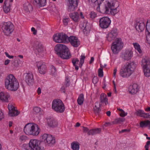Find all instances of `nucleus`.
Wrapping results in <instances>:
<instances>
[{"label":"nucleus","instance_id":"1","mask_svg":"<svg viewBox=\"0 0 150 150\" xmlns=\"http://www.w3.org/2000/svg\"><path fill=\"white\" fill-rule=\"evenodd\" d=\"M54 50L57 54L62 59H68L71 57V55L69 49L64 45L58 44L56 45Z\"/></svg>","mask_w":150,"mask_h":150},{"label":"nucleus","instance_id":"2","mask_svg":"<svg viewBox=\"0 0 150 150\" xmlns=\"http://www.w3.org/2000/svg\"><path fill=\"white\" fill-rule=\"evenodd\" d=\"M135 68L134 62H127L120 69V75L123 78L128 77L133 73Z\"/></svg>","mask_w":150,"mask_h":150},{"label":"nucleus","instance_id":"3","mask_svg":"<svg viewBox=\"0 0 150 150\" xmlns=\"http://www.w3.org/2000/svg\"><path fill=\"white\" fill-rule=\"evenodd\" d=\"M5 84L6 89L12 91H16L19 86L18 80L12 74L7 76L5 79Z\"/></svg>","mask_w":150,"mask_h":150},{"label":"nucleus","instance_id":"4","mask_svg":"<svg viewBox=\"0 0 150 150\" xmlns=\"http://www.w3.org/2000/svg\"><path fill=\"white\" fill-rule=\"evenodd\" d=\"M40 131V129L38 126L31 123L27 124L24 128V133L28 135L37 136L39 134Z\"/></svg>","mask_w":150,"mask_h":150},{"label":"nucleus","instance_id":"5","mask_svg":"<svg viewBox=\"0 0 150 150\" xmlns=\"http://www.w3.org/2000/svg\"><path fill=\"white\" fill-rule=\"evenodd\" d=\"M100 102H96L95 103V106L93 108L94 111L96 114H98L101 111L100 107L101 105H105L108 104V99L106 95L104 93L101 94L100 97Z\"/></svg>","mask_w":150,"mask_h":150},{"label":"nucleus","instance_id":"6","mask_svg":"<svg viewBox=\"0 0 150 150\" xmlns=\"http://www.w3.org/2000/svg\"><path fill=\"white\" fill-rule=\"evenodd\" d=\"M52 108L55 111L58 113H62L64 111V105L61 100L57 99L54 100L52 102Z\"/></svg>","mask_w":150,"mask_h":150},{"label":"nucleus","instance_id":"7","mask_svg":"<svg viewBox=\"0 0 150 150\" xmlns=\"http://www.w3.org/2000/svg\"><path fill=\"white\" fill-rule=\"evenodd\" d=\"M142 67L144 75L148 77L150 76V60L149 57H145L142 60Z\"/></svg>","mask_w":150,"mask_h":150},{"label":"nucleus","instance_id":"8","mask_svg":"<svg viewBox=\"0 0 150 150\" xmlns=\"http://www.w3.org/2000/svg\"><path fill=\"white\" fill-rule=\"evenodd\" d=\"M123 43L120 38H117L113 42L111 46V49L113 53L117 54L121 49L123 47Z\"/></svg>","mask_w":150,"mask_h":150},{"label":"nucleus","instance_id":"9","mask_svg":"<svg viewBox=\"0 0 150 150\" xmlns=\"http://www.w3.org/2000/svg\"><path fill=\"white\" fill-rule=\"evenodd\" d=\"M29 147L32 150H44V148L41 146V142L36 139H31L29 143Z\"/></svg>","mask_w":150,"mask_h":150},{"label":"nucleus","instance_id":"10","mask_svg":"<svg viewBox=\"0 0 150 150\" xmlns=\"http://www.w3.org/2000/svg\"><path fill=\"white\" fill-rule=\"evenodd\" d=\"M2 30L4 34L8 35L14 30V25L10 22L5 23L2 26Z\"/></svg>","mask_w":150,"mask_h":150},{"label":"nucleus","instance_id":"11","mask_svg":"<svg viewBox=\"0 0 150 150\" xmlns=\"http://www.w3.org/2000/svg\"><path fill=\"white\" fill-rule=\"evenodd\" d=\"M42 139L45 143L46 145L49 146L54 145L55 142L54 137L50 134H45L42 135Z\"/></svg>","mask_w":150,"mask_h":150},{"label":"nucleus","instance_id":"12","mask_svg":"<svg viewBox=\"0 0 150 150\" xmlns=\"http://www.w3.org/2000/svg\"><path fill=\"white\" fill-rule=\"evenodd\" d=\"M117 2L114 0H108L107 4H105L103 9L101 10L102 13H108L110 12L111 8H115V4Z\"/></svg>","mask_w":150,"mask_h":150},{"label":"nucleus","instance_id":"13","mask_svg":"<svg viewBox=\"0 0 150 150\" xmlns=\"http://www.w3.org/2000/svg\"><path fill=\"white\" fill-rule=\"evenodd\" d=\"M111 23L110 18L107 17H104L100 18L99 20V25L102 29L108 28Z\"/></svg>","mask_w":150,"mask_h":150},{"label":"nucleus","instance_id":"14","mask_svg":"<svg viewBox=\"0 0 150 150\" xmlns=\"http://www.w3.org/2000/svg\"><path fill=\"white\" fill-rule=\"evenodd\" d=\"M37 66L39 73L41 74H44L47 71V67L45 63L41 62L37 63Z\"/></svg>","mask_w":150,"mask_h":150},{"label":"nucleus","instance_id":"15","mask_svg":"<svg viewBox=\"0 0 150 150\" xmlns=\"http://www.w3.org/2000/svg\"><path fill=\"white\" fill-rule=\"evenodd\" d=\"M133 53L131 50H126L121 54V57L125 61H128L133 57Z\"/></svg>","mask_w":150,"mask_h":150},{"label":"nucleus","instance_id":"16","mask_svg":"<svg viewBox=\"0 0 150 150\" xmlns=\"http://www.w3.org/2000/svg\"><path fill=\"white\" fill-rule=\"evenodd\" d=\"M69 42L73 47H78L80 44L78 38L73 36H71L69 37Z\"/></svg>","mask_w":150,"mask_h":150},{"label":"nucleus","instance_id":"17","mask_svg":"<svg viewBox=\"0 0 150 150\" xmlns=\"http://www.w3.org/2000/svg\"><path fill=\"white\" fill-rule=\"evenodd\" d=\"M25 79L27 84L30 86L33 83V76L31 73H28L25 74Z\"/></svg>","mask_w":150,"mask_h":150},{"label":"nucleus","instance_id":"18","mask_svg":"<svg viewBox=\"0 0 150 150\" xmlns=\"http://www.w3.org/2000/svg\"><path fill=\"white\" fill-rule=\"evenodd\" d=\"M135 28L139 32L142 31L145 28V24L144 20H141L136 23Z\"/></svg>","mask_w":150,"mask_h":150},{"label":"nucleus","instance_id":"19","mask_svg":"<svg viewBox=\"0 0 150 150\" xmlns=\"http://www.w3.org/2000/svg\"><path fill=\"white\" fill-rule=\"evenodd\" d=\"M10 97V95L8 93L2 92L0 93V99L3 102H8Z\"/></svg>","mask_w":150,"mask_h":150},{"label":"nucleus","instance_id":"20","mask_svg":"<svg viewBox=\"0 0 150 150\" xmlns=\"http://www.w3.org/2000/svg\"><path fill=\"white\" fill-rule=\"evenodd\" d=\"M117 33L115 30H112L107 35V39L108 41H111L114 39L117 36Z\"/></svg>","mask_w":150,"mask_h":150},{"label":"nucleus","instance_id":"21","mask_svg":"<svg viewBox=\"0 0 150 150\" xmlns=\"http://www.w3.org/2000/svg\"><path fill=\"white\" fill-rule=\"evenodd\" d=\"M138 85L136 83H134L132 85H130L129 88V93L132 94L136 93L138 90Z\"/></svg>","mask_w":150,"mask_h":150},{"label":"nucleus","instance_id":"22","mask_svg":"<svg viewBox=\"0 0 150 150\" xmlns=\"http://www.w3.org/2000/svg\"><path fill=\"white\" fill-rule=\"evenodd\" d=\"M34 47L39 53H42L44 51L43 46L40 42L38 41L35 42Z\"/></svg>","mask_w":150,"mask_h":150},{"label":"nucleus","instance_id":"23","mask_svg":"<svg viewBox=\"0 0 150 150\" xmlns=\"http://www.w3.org/2000/svg\"><path fill=\"white\" fill-rule=\"evenodd\" d=\"M78 4L68 2L67 4V10L69 12L74 11L76 8Z\"/></svg>","mask_w":150,"mask_h":150},{"label":"nucleus","instance_id":"24","mask_svg":"<svg viewBox=\"0 0 150 150\" xmlns=\"http://www.w3.org/2000/svg\"><path fill=\"white\" fill-rule=\"evenodd\" d=\"M47 123L49 126L52 127H56L58 125L57 122L53 118L47 119Z\"/></svg>","mask_w":150,"mask_h":150},{"label":"nucleus","instance_id":"25","mask_svg":"<svg viewBox=\"0 0 150 150\" xmlns=\"http://www.w3.org/2000/svg\"><path fill=\"white\" fill-rule=\"evenodd\" d=\"M101 129L100 128H97L90 130L88 132V134L89 135H94L100 133Z\"/></svg>","mask_w":150,"mask_h":150},{"label":"nucleus","instance_id":"26","mask_svg":"<svg viewBox=\"0 0 150 150\" xmlns=\"http://www.w3.org/2000/svg\"><path fill=\"white\" fill-rule=\"evenodd\" d=\"M9 1H5L3 6V10L4 12L8 13L10 10L11 7V6L8 2Z\"/></svg>","mask_w":150,"mask_h":150},{"label":"nucleus","instance_id":"27","mask_svg":"<svg viewBox=\"0 0 150 150\" xmlns=\"http://www.w3.org/2000/svg\"><path fill=\"white\" fill-rule=\"evenodd\" d=\"M23 9L27 13H29L32 11L33 8L32 6L28 2L24 4L23 5Z\"/></svg>","mask_w":150,"mask_h":150},{"label":"nucleus","instance_id":"28","mask_svg":"<svg viewBox=\"0 0 150 150\" xmlns=\"http://www.w3.org/2000/svg\"><path fill=\"white\" fill-rule=\"evenodd\" d=\"M79 14L77 12L71 13L69 14L70 17L75 22H78L79 19Z\"/></svg>","mask_w":150,"mask_h":150},{"label":"nucleus","instance_id":"29","mask_svg":"<svg viewBox=\"0 0 150 150\" xmlns=\"http://www.w3.org/2000/svg\"><path fill=\"white\" fill-rule=\"evenodd\" d=\"M139 125L142 128L148 127L149 129H150V121L148 120L141 121Z\"/></svg>","mask_w":150,"mask_h":150},{"label":"nucleus","instance_id":"30","mask_svg":"<svg viewBox=\"0 0 150 150\" xmlns=\"http://www.w3.org/2000/svg\"><path fill=\"white\" fill-rule=\"evenodd\" d=\"M60 37L62 40V43H67L69 42V37H68L66 35L63 33H60Z\"/></svg>","mask_w":150,"mask_h":150},{"label":"nucleus","instance_id":"31","mask_svg":"<svg viewBox=\"0 0 150 150\" xmlns=\"http://www.w3.org/2000/svg\"><path fill=\"white\" fill-rule=\"evenodd\" d=\"M83 27L84 28L83 30L84 34L86 35L88 34L90 30V27L88 26V24L87 23L84 22Z\"/></svg>","mask_w":150,"mask_h":150},{"label":"nucleus","instance_id":"32","mask_svg":"<svg viewBox=\"0 0 150 150\" xmlns=\"http://www.w3.org/2000/svg\"><path fill=\"white\" fill-rule=\"evenodd\" d=\"M60 35V33H59L55 34L53 35V39L54 42L57 43H62V40Z\"/></svg>","mask_w":150,"mask_h":150},{"label":"nucleus","instance_id":"33","mask_svg":"<svg viewBox=\"0 0 150 150\" xmlns=\"http://www.w3.org/2000/svg\"><path fill=\"white\" fill-rule=\"evenodd\" d=\"M125 120V118L123 117H119L116 119L114 121L112 122V124H120L123 122Z\"/></svg>","mask_w":150,"mask_h":150},{"label":"nucleus","instance_id":"34","mask_svg":"<svg viewBox=\"0 0 150 150\" xmlns=\"http://www.w3.org/2000/svg\"><path fill=\"white\" fill-rule=\"evenodd\" d=\"M84 100V98L83 95V94H80L77 100L78 104L80 105H82L83 103Z\"/></svg>","mask_w":150,"mask_h":150},{"label":"nucleus","instance_id":"35","mask_svg":"<svg viewBox=\"0 0 150 150\" xmlns=\"http://www.w3.org/2000/svg\"><path fill=\"white\" fill-rule=\"evenodd\" d=\"M36 3L40 6H45L46 3V0H34Z\"/></svg>","mask_w":150,"mask_h":150},{"label":"nucleus","instance_id":"36","mask_svg":"<svg viewBox=\"0 0 150 150\" xmlns=\"http://www.w3.org/2000/svg\"><path fill=\"white\" fill-rule=\"evenodd\" d=\"M71 147L73 150H79V144L77 142H73L71 144Z\"/></svg>","mask_w":150,"mask_h":150},{"label":"nucleus","instance_id":"37","mask_svg":"<svg viewBox=\"0 0 150 150\" xmlns=\"http://www.w3.org/2000/svg\"><path fill=\"white\" fill-rule=\"evenodd\" d=\"M20 112L17 110H15L9 111V115L10 116L13 117L16 116L19 114Z\"/></svg>","mask_w":150,"mask_h":150},{"label":"nucleus","instance_id":"38","mask_svg":"<svg viewBox=\"0 0 150 150\" xmlns=\"http://www.w3.org/2000/svg\"><path fill=\"white\" fill-rule=\"evenodd\" d=\"M111 10L110 11V12L108 13V14L111 13L113 15H115L119 11V10L118 9L117 7H115V8H111Z\"/></svg>","mask_w":150,"mask_h":150},{"label":"nucleus","instance_id":"39","mask_svg":"<svg viewBox=\"0 0 150 150\" xmlns=\"http://www.w3.org/2000/svg\"><path fill=\"white\" fill-rule=\"evenodd\" d=\"M133 45L135 49L139 53H141L142 52V51L141 49L140 45L137 43H133Z\"/></svg>","mask_w":150,"mask_h":150},{"label":"nucleus","instance_id":"40","mask_svg":"<svg viewBox=\"0 0 150 150\" xmlns=\"http://www.w3.org/2000/svg\"><path fill=\"white\" fill-rule=\"evenodd\" d=\"M20 60L19 59H14L12 61V65L15 67H17L18 66L19 63H20Z\"/></svg>","mask_w":150,"mask_h":150},{"label":"nucleus","instance_id":"41","mask_svg":"<svg viewBox=\"0 0 150 150\" xmlns=\"http://www.w3.org/2000/svg\"><path fill=\"white\" fill-rule=\"evenodd\" d=\"M79 60L77 58L74 59L72 60V62L74 66L75 67V69L78 70L79 69L78 66L76 65V64L77 63L79 62Z\"/></svg>","mask_w":150,"mask_h":150},{"label":"nucleus","instance_id":"42","mask_svg":"<svg viewBox=\"0 0 150 150\" xmlns=\"http://www.w3.org/2000/svg\"><path fill=\"white\" fill-rule=\"evenodd\" d=\"M85 57L84 55H81L80 58V62L79 66L80 67H81L84 62V59Z\"/></svg>","mask_w":150,"mask_h":150},{"label":"nucleus","instance_id":"43","mask_svg":"<svg viewBox=\"0 0 150 150\" xmlns=\"http://www.w3.org/2000/svg\"><path fill=\"white\" fill-rule=\"evenodd\" d=\"M41 109L40 107H35L33 108V111L34 113L38 114L41 111Z\"/></svg>","mask_w":150,"mask_h":150},{"label":"nucleus","instance_id":"44","mask_svg":"<svg viewBox=\"0 0 150 150\" xmlns=\"http://www.w3.org/2000/svg\"><path fill=\"white\" fill-rule=\"evenodd\" d=\"M28 139L27 137L25 135H21L20 137L19 140L21 142H25Z\"/></svg>","mask_w":150,"mask_h":150},{"label":"nucleus","instance_id":"45","mask_svg":"<svg viewBox=\"0 0 150 150\" xmlns=\"http://www.w3.org/2000/svg\"><path fill=\"white\" fill-rule=\"evenodd\" d=\"M56 68L53 65L51 66V73L52 75H54L56 73Z\"/></svg>","mask_w":150,"mask_h":150},{"label":"nucleus","instance_id":"46","mask_svg":"<svg viewBox=\"0 0 150 150\" xmlns=\"http://www.w3.org/2000/svg\"><path fill=\"white\" fill-rule=\"evenodd\" d=\"M103 75V69L101 68H101L99 69L98 70V76L100 77H102Z\"/></svg>","mask_w":150,"mask_h":150},{"label":"nucleus","instance_id":"47","mask_svg":"<svg viewBox=\"0 0 150 150\" xmlns=\"http://www.w3.org/2000/svg\"><path fill=\"white\" fill-rule=\"evenodd\" d=\"M90 16L91 18L93 19L96 16V14L95 12L92 11L90 14Z\"/></svg>","mask_w":150,"mask_h":150},{"label":"nucleus","instance_id":"48","mask_svg":"<svg viewBox=\"0 0 150 150\" xmlns=\"http://www.w3.org/2000/svg\"><path fill=\"white\" fill-rule=\"evenodd\" d=\"M8 107L9 111L15 110V107L13 106L11 104H9L8 105Z\"/></svg>","mask_w":150,"mask_h":150},{"label":"nucleus","instance_id":"49","mask_svg":"<svg viewBox=\"0 0 150 150\" xmlns=\"http://www.w3.org/2000/svg\"><path fill=\"white\" fill-rule=\"evenodd\" d=\"M144 112V111L139 110L137 111L136 113L137 115L142 117V115H143Z\"/></svg>","mask_w":150,"mask_h":150},{"label":"nucleus","instance_id":"50","mask_svg":"<svg viewBox=\"0 0 150 150\" xmlns=\"http://www.w3.org/2000/svg\"><path fill=\"white\" fill-rule=\"evenodd\" d=\"M142 117L145 118H148L150 117V113H145L144 112Z\"/></svg>","mask_w":150,"mask_h":150},{"label":"nucleus","instance_id":"51","mask_svg":"<svg viewBox=\"0 0 150 150\" xmlns=\"http://www.w3.org/2000/svg\"><path fill=\"white\" fill-rule=\"evenodd\" d=\"M89 3H97L98 4V1L100 2V1H103L104 0H88Z\"/></svg>","mask_w":150,"mask_h":150},{"label":"nucleus","instance_id":"52","mask_svg":"<svg viewBox=\"0 0 150 150\" xmlns=\"http://www.w3.org/2000/svg\"><path fill=\"white\" fill-rule=\"evenodd\" d=\"M69 20V18H64L63 20V23L64 25H67L68 22Z\"/></svg>","mask_w":150,"mask_h":150},{"label":"nucleus","instance_id":"53","mask_svg":"<svg viewBox=\"0 0 150 150\" xmlns=\"http://www.w3.org/2000/svg\"><path fill=\"white\" fill-rule=\"evenodd\" d=\"M127 115V113L125 112L123 110L121 112V113L120 114V116L122 117H124Z\"/></svg>","mask_w":150,"mask_h":150},{"label":"nucleus","instance_id":"54","mask_svg":"<svg viewBox=\"0 0 150 150\" xmlns=\"http://www.w3.org/2000/svg\"><path fill=\"white\" fill-rule=\"evenodd\" d=\"M92 81L94 84H96L98 82V79L97 77H94Z\"/></svg>","mask_w":150,"mask_h":150},{"label":"nucleus","instance_id":"55","mask_svg":"<svg viewBox=\"0 0 150 150\" xmlns=\"http://www.w3.org/2000/svg\"><path fill=\"white\" fill-rule=\"evenodd\" d=\"M69 81L68 78L66 79V81L65 82V86L67 87L69 85Z\"/></svg>","mask_w":150,"mask_h":150},{"label":"nucleus","instance_id":"56","mask_svg":"<svg viewBox=\"0 0 150 150\" xmlns=\"http://www.w3.org/2000/svg\"><path fill=\"white\" fill-rule=\"evenodd\" d=\"M83 127V132H87V133H88V132L89 131V129L87 127Z\"/></svg>","mask_w":150,"mask_h":150},{"label":"nucleus","instance_id":"57","mask_svg":"<svg viewBox=\"0 0 150 150\" xmlns=\"http://www.w3.org/2000/svg\"><path fill=\"white\" fill-rule=\"evenodd\" d=\"M117 67H116L115 68L113 71V76L114 77H116V75L117 71Z\"/></svg>","mask_w":150,"mask_h":150},{"label":"nucleus","instance_id":"58","mask_svg":"<svg viewBox=\"0 0 150 150\" xmlns=\"http://www.w3.org/2000/svg\"><path fill=\"white\" fill-rule=\"evenodd\" d=\"M5 55H6V56L7 57H8V58L10 59L11 58H13V56H11L9 55L8 54L7 52H5Z\"/></svg>","mask_w":150,"mask_h":150},{"label":"nucleus","instance_id":"59","mask_svg":"<svg viewBox=\"0 0 150 150\" xmlns=\"http://www.w3.org/2000/svg\"><path fill=\"white\" fill-rule=\"evenodd\" d=\"M129 131H130L129 129H125L122 130L121 131H120L119 132H120V133H123V132H129Z\"/></svg>","mask_w":150,"mask_h":150},{"label":"nucleus","instance_id":"60","mask_svg":"<svg viewBox=\"0 0 150 150\" xmlns=\"http://www.w3.org/2000/svg\"><path fill=\"white\" fill-rule=\"evenodd\" d=\"M68 2H70L72 3H74L78 4V1L79 0H68Z\"/></svg>","mask_w":150,"mask_h":150},{"label":"nucleus","instance_id":"61","mask_svg":"<svg viewBox=\"0 0 150 150\" xmlns=\"http://www.w3.org/2000/svg\"><path fill=\"white\" fill-rule=\"evenodd\" d=\"M113 83H114V92L115 94H116L117 93V91L116 90V86H115V84L114 82H113Z\"/></svg>","mask_w":150,"mask_h":150},{"label":"nucleus","instance_id":"62","mask_svg":"<svg viewBox=\"0 0 150 150\" xmlns=\"http://www.w3.org/2000/svg\"><path fill=\"white\" fill-rule=\"evenodd\" d=\"M31 30L33 32V33L34 35H36V34L37 31L34 28H32Z\"/></svg>","mask_w":150,"mask_h":150},{"label":"nucleus","instance_id":"63","mask_svg":"<svg viewBox=\"0 0 150 150\" xmlns=\"http://www.w3.org/2000/svg\"><path fill=\"white\" fill-rule=\"evenodd\" d=\"M10 60L9 59H7L4 62V64L5 65H8L10 62Z\"/></svg>","mask_w":150,"mask_h":150},{"label":"nucleus","instance_id":"64","mask_svg":"<svg viewBox=\"0 0 150 150\" xmlns=\"http://www.w3.org/2000/svg\"><path fill=\"white\" fill-rule=\"evenodd\" d=\"M94 60V57H92L91 58L90 61L89 62V63L90 64H92L93 63V62Z\"/></svg>","mask_w":150,"mask_h":150}]
</instances>
